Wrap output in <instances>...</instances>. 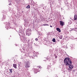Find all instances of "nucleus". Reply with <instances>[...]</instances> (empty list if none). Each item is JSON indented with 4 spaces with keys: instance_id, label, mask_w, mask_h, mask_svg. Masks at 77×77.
I'll return each mask as SVG.
<instances>
[{
    "instance_id": "1",
    "label": "nucleus",
    "mask_w": 77,
    "mask_h": 77,
    "mask_svg": "<svg viewBox=\"0 0 77 77\" xmlns=\"http://www.w3.org/2000/svg\"><path fill=\"white\" fill-rule=\"evenodd\" d=\"M65 64L66 66H68L69 68L72 69L74 66L73 65H71L72 64V62L71 61V60L68 57L66 58L64 61Z\"/></svg>"
},
{
    "instance_id": "2",
    "label": "nucleus",
    "mask_w": 77,
    "mask_h": 77,
    "mask_svg": "<svg viewBox=\"0 0 77 77\" xmlns=\"http://www.w3.org/2000/svg\"><path fill=\"white\" fill-rule=\"evenodd\" d=\"M24 63L25 68H29L30 67V62L26 61Z\"/></svg>"
},
{
    "instance_id": "3",
    "label": "nucleus",
    "mask_w": 77,
    "mask_h": 77,
    "mask_svg": "<svg viewBox=\"0 0 77 77\" xmlns=\"http://www.w3.org/2000/svg\"><path fill=\"white\" fill-rule=\"evenodd\" d=\"M30 32H31V30H29L28 29H27V30H26V35L30 36V35H31V33H30Z\"/></svg>"
},
{
    "instance_id": "4",
    "label": "nucleus",
    "mask_w": 77,
    "mask_h": 77,
    "mask_svg": "<svg viewBox=\"0 0 77 77\" xmlns=\"http://www.w3.org/2000/svg\"><path fill=\"white\" fill-rule=\"evenodd\" d=\"M60 25L61 26H63L64 25V23L62 21H60Z\"/></svg>"
},
{
    "instance_id": "5",
    "label": "nucleus",
    "mask_w": 77,
    "mask_h": 77,
    "mask_svg": "<svg viewBox=\"0 0 77 77\" xmlns=\"http://www.w3.org/2000/svg\"><path fill=\"white\" fill-rule=\"evenodd\" d=\"M17 64H13V67H14V68H15L16 69H17Z\"/></svg>"
},
{
    "instance_id": "6",
    "label": "nucleus",
    "mask_w": 77,
    "mask_h": 77,
    "mask_svg": "<svg viewBox=\"0 0 77 77\" xmlns=\"http://www.w3.org/2000/svg\"><path fill=\"white\" fill-rule=\"evenodd\" d=\"M40 69H41V66H39L37 67V69L38 70V71H40Z\"/></svg>"
},
{
    "instance_id": "7",
    "label": "nucleus",
    "mask_w": 77,
    "mask_h": 77,
    "mask_svg": "<svg viewBox=\"0 0 77 77\" xmlns=\"http://www.w3.org/2000/svg\"><path fill=\"white\" fill-rule=\"evenodd\" d=\"M68 24H72V21L70 20H69Z\"/></svg>"
},
{
    "instance_id": "8",
    "label": "nucleus",
    "mask_w": 77,
    "mask_h": 77,
    "mask_svg": "<svg viewBox=\"0 0 77 77\" xmlns=\"http://www.w3.org/2000/svg\"><path fill=\"white\" fill-rule=\"evenodd\" d=\"M74 20H77V15H75L74 17Z\"/></svg>"
},
{
    "instance_id": "9",
    "label": "nucleus",
    "mask_w": 77,
    "mask_h": 77,
    "mask_svg": "<svg viewBox=\"0 0 77 77\" xmlns=\"http://www.w3.org/2000/svg\"><path fill=\"white\" fill-rule=\"evenodd\" d=\"M57 31H58L59 32H60L61 31H60V28H57Z\"/></svg>"
},
{
    "instance_id": "10",
    "label": "nucleus",
    "mask_w": 77,
    "mask_h": 77,
    "mask_svg": "<svg viewBox=\"0 0 77 77\" xmlns=\"http://www.w3.org/2000/svg\"><path fill=\"white\" fill-rule=\"evenodd\" d=\"M10 73H12V69H9Z\"/></svg>"
},
{
    "instance_id": "11",
    "label": "nucleus",
    "mask_w": 77,
    "mask_h": 77,
    "mask_svg": "<svg viewBox=\"0 0 77 77\" xmlns=\"http://www.w3.org/2000/svg\"><path fill=\"white\" fill-rule=\"evenodd\" d=\"M52 41H53V42H56V39H55V38H54L52 39Z\"/></svg>"
},
{
    "instance_id": "12",
    "label": "nucleus",
    "mask_w": 77,
    "mask_h": 77,
    "mask_svg": "<svg viewBox=\"0 0 77 77\" xmlns=\"http://www.w3.org/2000/svg\"><path fill=\"white\" fill-rule=\"evenodd\" d=\"M26 8H27V9H29V8H30V5H28L26 7Z\"/></svg>"
},
{
    "instance_id": "13",
    "label": "nucleus",
    "mask_w": 77,
    "mask_h": 77,
    "mask_svg": "<svg viewBox=\"0 0 77 77\" xmlns=\"http://www.w3.org/2000/svg\"><path fill=\"white\" fill-rule=\"evenodd\" d=\"M3 17L2 20V21H3L5 19V16H4V15H3Z\"/></svg>"
},
{
    "instance_id": "14",
    "label": "nucleus",
    "mask_w": 77,
    "mask_h": 77,
    "mask_svg": "<svg viewBox=\"0 0 77 77\" xmlns=\"http://www.w3.org/2000/svg\"><path fill=\"white\" fill-rule=\"evenodd\" d=\"M59 38H60V39H62V35H60Z\"/></svg>"
},
{
    "instance_id": "15",
    "label": "nucleus",
    "mask_w": 77,
    "mask_h": 77,
    "mask_svg": "<svg viewBox=\"0 0 77 77\" xmlns=\"http://www.w3.org/2000/svg\"><path fill=\"white\" fill-rule=\"evenodd\" d=\"M70 69L69 68H68L67 69L69 71H71V70H72V69Z\"/></svg>"
},
{
    "instance_id": "16",
    "label": "nucleus",
    "mask_w": 77,
    "mask_h": 77,
    "mask_svg": "<svg viewBox=\"0 0 77 77\" xmlns=\"http://www.w3.org/2000/svg\"><path fill=\"white\" fill-rule=\"evenodd\" d=\"M7 29H8V30L9 29V26H8V25H7Z\"/></svg>"
},
{
    "instance_id": "17",
    "label": "nucleus",
    "mask_w": 77,
    "mask_h": 77,
    "mask_svg": "<svg viewBox=\"0 0 77 77\" xmlns=\"http://www.w3.org/2000/svg\"><path fill=\"white\" fill-rule=\"evenodd\" d=\"M50 66H49L47 67V69H50Z\"/></svg>"
},
{
    "instance_id": "18",
    "label": "nucleus",
    "mask_w": 77,
    "mask_h": 77,
    "mask_svg": "<svg viewBox=\"0 0 77 77\" xmlns=\"http://www.w3.org/2000/svg\"><path fill=\"white\" fill-rule=\"evenodd\" d=\"M35 54H36V55H37V54H38V53L36 52L35 53Z\"/></svg>"
},
{
    "instance_id": "19",
    "label": "nucleus",
    "mask_w": 77,
    "mask_h": 77,
    "mask_svg": "<svg viewBox=\"0 0 77 77\" xmlns=\"http://www.w3.org/2000/svg\"><path fill=\"white\" fill-rule=\"evenodd\" d=\"M77 26L76 27V28H75V31H76V30H77Z\"/></svg>"
},
{
    "instance_id": "20",
    "label": "nucleus",
    "mask_w": 77,
    "mask_h": 77,
    "mask_svg": "<svg viewBox=\"0 0 77 77\" xmlns=\"http://www.w3.org/2000/svg\"><path fill=\"white\" fill-rule=\"evenodd\" d=\"M25 38H23V41H25Z\"/></svg>"
},
{
    "instance_id": "21",
    "label": "nucleus",
    "mask_w": 77,
    "mask_h": 77,
    "mask_svg": "<svg viewBox=\"0 0 77 77\" xmlns=\"http://www.w3.org/2000/svg\"><path fill=\"white\" fill-rule=\"evenodd\" d=\"M35 40V41H38V38H36Z\"/></svg>"
},
{
    "instance_id": "22",
    "label": "nucleus",
    "mask_w": 77,
    "mask_h": 77,
    "mask_svg": "<svg viewBox=\"0 0 77 77\" xmlns=\"http://www.w3.org/2000/svg\"><path fill=\"white\" fill-rule=\"evenodd\" d=\"M11 2V1L9 0H8V2H9V3H10V2Z\"/></svg>"
},
{
    "instance_id": "23",
    "label": "nucleus",
    "mask_w": 77,
    "mask_h": 77,
    "mask_svg": "<svg viewBox=\"0 0 77 77\" xmlns=\"http://www.w3.org/2000/svg\"><path fill=\"white\" fill-rule=\"evenodd\" d=\"M44 26H47V24H44Z\"/></svg>"
},
{
    "instance_id": "24",
    "label": "nucleus",
    "mask_w": 77,
    "mask_h": 77,
    "mask_svg": "<svg viewBox=\"0 0 77 77\" xmlns=\"http://www.w3.org/2000/svg\"><path fill=\"white\" fill-rule=\"evenodd\" d=\"M55 58H57V56H55Z\"/></svg>"
},
{
    "instance_id": "25",
    "label": "nucleus",
    "mask_w": 77,
    "mask_h": 77,
    "mask_svg": "<svg viewBox=\"0 0 77 77\" xmlns=\"http://www.w3.org/2000/svg\"><path fill=\"white\" fill-rule=\"evenodd\" d=\"M18 65H19V66H20V64L19 63L18 64Z\"/></svg>"
},
{
    "instance_id": "26",
    "label": "nucleus",
    "mask_w": 77,
    "mask_h": 77,
    "mask_svg": "<svg viewBox=\"0 0 77 77\" xmlns=\"http://www.w3.org/2000/svg\"><path fill=\"white\" fill-rule=\"evenodd\" d=\"M12 5L11 3H10L9 4V5Z\"/></svg>"
},
{
    "instance_id": "27",
    "label": "nucleus",
    "mask_w": 77,
    "mask_h": 77,
    "mask_svg": "<svg viewBox=\"0 0 77 77\" xmlns=\"http://www.w3.org/2000/svg\"><path fill=\"white\" fill-rule=\"evenodd\" d=\"M50 27H52V26H51V25L50 26Z\"/></svg>"
},
{
    "instance_id": "28",
    "label": "nucleus",
    "mask_w": 77,
    "mask_h": 77,
    "mask_svg": "<svg viewBox=\"0 0 77 77\" xmlns=\"http://www.w3.org/2000/svg\"><path fill=\"white\" fill-rule=\"evenodd\" d=\"M21 35H21V36H23V34H22V33H21Z\"/></svg>"
},
{
    "instance_id": "29",
    "label": "nucleus",
    "mask_w": 77,
    "mask_h": 77,
    "mask_svg": "<svg viewBox=\"0 0 77 77\" xmlns=\"http://www.w3.org/2000/svg\"><path fill=\"white\" fill-rule=\"evenodd\" d=\"M22 33H23V35L24 34L23 33V32Z\"/></svg>"
},
{
    "instance_id": "30",
    "label": "nucleus",
    "mask_w": 77,
    "mask_h": 77,
    "mask_svg": "<svg viewBox=\"0 0 77 77\" xmlns=\"http://www.w3.org/2000/svg\"><path fill=\"white\" fill-rule=\"evenodd\" d=\"M55 77H57V76H55Z\"/></svg>"
},
{
    "instance_id": "31",
    "label": "nucleus",
    "mask_w": 77,
    "mask_h": 77,
    "mask_svg": "<svg viewBox=\"0 0 77 77\" xmlns=\"http://www.w3.org/2000/svg\"><path fill=\"white\" fill-rule=\"evenodd\" d=\"M75 26H76V25H75Z\"/></svg>"
},
{
    "instance_id": "32",
    "label": "nucleus",
    "mask_w": 77,
    "mask_h": 77,
    "mask_svg": "<svg viewBox=\"0 0 77 77\" xmlns=\"http://www.w3.org/2000/svg\"><path fill=\"white\" fill-rule=\"evenodd\" d=\"M34 56V57H35V56L34 55V56Z\"/></svg>"
},
{
    "instance_id": "33",
    "label": "nucleus",
    "mask_w": 77,
    "mask_h": 77,
    "mask_svg": "<svg viewBox=\"0 0 77 77\" xmlns=\"http://www.w3.org/2000/svg\"><path fill=\"white\" fill-rule=\"evenodd\" d=\"M75 27H76V26H75Z\"/></svg>"
},
{
    "instance_id": "34",
    "label": "nucleus",
    "mask_w": 77,
    "mask_h": 77,
    "mask_svg": "<svg viewBox=\"0 0 77 77\" xmlns=\"http://www.w3.org/2000/svg\"><path fill=\"white\" fill-rule=\"evenodd\" d=\"M6 29H7V28H6Z\"/></svg>"
}]
</instances>
